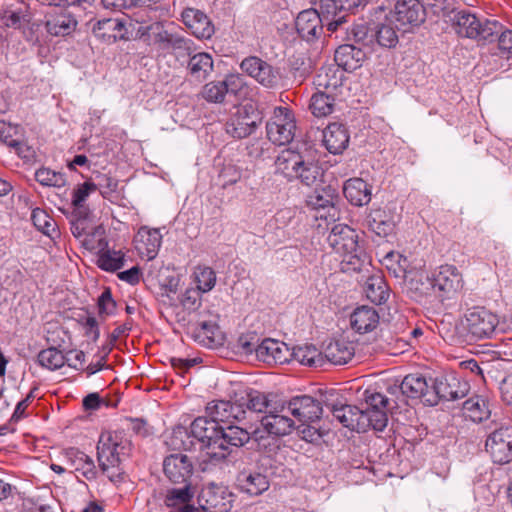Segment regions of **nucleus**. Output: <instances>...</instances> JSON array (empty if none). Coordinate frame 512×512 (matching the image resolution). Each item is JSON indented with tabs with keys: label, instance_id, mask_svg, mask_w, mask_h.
<instances>
[{
	"label": "nucleus",
	"instance_id": "nucleus-1",
	"mask_svg": "<svg viewBox=\"0 0 512 512\" xmlns=\"http://www.w3.org/2000/svg\"><path fill=\"white\" fill-rule=\"evenodd\" d=\"M191 434L206 449L207 459L201 464L203 471L208 470L209 465L223 463L230 455L231 447H241L250 440L247 430L233 425L223 427L208 417L196 418L191 424Z\"/></svg>",
	"mask_w": 512,
	"mask_h": 512
},
{
	"label": "nucleus",
	"instance_id": "nucleus-2",
	"mask_svg": "<svg viewBox=\"0 0 512 512\" xmlns=\"http://www.w3.org/2000/svg\"><path fill=\"white\" fill-rule=\"evenodd\" d=\"M363 0H319V10L310 8L301 11L295 21L298 34L306 41L318 38L323 27L337 32L347 22L346 12L362 4Z\"/></svg>",
	"mask_w": 512,
	"mask_h": 512
},
{
	"label": "nucleus",
	"instance_id": "nucleus-3",
	"mask_svg": "<svg viewBox=\"0 0 512 512\" xmlns=\"http://www.w3.org/2000/svg\"><path fill=\"white\" fill-rule=\"evenodd\" d=\"M327 243L342 257L343 272H359L370 263L366 252L358 244V234L348 225L335 224L327 237Z\"/></svg>",
	"mask_w": 512,
	"mask_h": 512
},
{
	"label": "nucleus",
	"instance_id": "nucleus-4",
	"mask_svg": "<svg viewBox=\"0 0 512 512\" xmlns=\"http://www.w3.org/2000/svg\"><path fill=\"white\" fill-rule=\"evenodd\" d=\"M96 190V185L91 181H86L83 184L77 186L73 191L72 205V221L71 231L72 234L77 237H83L82 244L88 250L95 248L93 236L96 231L94 226L93 214L84 205L89 195Z\"/></svg>",
	"mask_w": 512,
	"mask_h": 512
},
{
	"label": "nucleus",
	"instance_id": "nucleus-5",
	"mask_svg": "<svg viewBox=\"0 0 512 512\" xmlns=\"http://www.w3.org/2000/svg\"><path fill=\"white\" fill-rule=\"evenodd\" d=\"M141 31L142 35H147L145 42L161 54L172 53L176 57H184L194 51L193 41L179 32L166 29L164 21L153 22Z\"/></svg>",
	"mask_w": 512,
	"mask_h": 512
},
{
	"label": "nucleus",
	"instance_id": "nucleus-6",
	"mask_svg": "<svg viewBox=\"0 0 512 512\" xmlns=\"http://www.w3.org/2000/svg\"><path fill=\"white\" fill-rule=\"evenodd\" d=\"M499 324L496 314L485 307H472L466 310L459 323V333L468 342L490 338Z\"/></svg>",
	"mask_w": 512,
	"mask_h": 512
},
{
	"label": "nucleus",
	"instance_id": "nucleus-7",
	"mask_svg": "<svg viewBox=\"0 0 512 512\" xmlns=\"http://www.w3.org/2000/svg\"><path fill=\"white\" fill-rule=\"evenodd\" d=\"M450 20L459 36L479 41L492 40L493 36L497 35L502 28L499 22L495 20L481 21L468 10L452 11Z\"/></svg>",
	"mask_w": 512,
	"mask_h": 512
},
{
	"label": "nucleus",
	"instance_id": "nucleus-8",
	"mask_svg": "<svg viewBox=\"0 0 512 512\" xmlns=\"http://www.w3.org/2000/svg\"><path fill=\"white\" fill-rule=\"evenodd\" d=\"M121 441V434L111 431L102 432L98 439V464L102 475L114 484L121 481L123 474L118 452Z\"/></svg>",
	"mask_w": 512,
	"mask_h": 512
},
{
	"label": "nucleus",
	"instance_id": "nucleus-9",
	"mask_svg": "<svg viewBox=\"0 0 512 512\" xmlns=\"http://www.w3.org/2000/svg\"><path fill=\"white\" fill-rule=\"evenodd\" d=\"M260 122V114L252 104L240 105L230 113L225 130L231 137L243 139L251 135Z\"/></svg>",
	"mask_w": 512,
	"mask_h": 512
},
{
	"label": "nucleus",
	"instance_id": "nucleus-10",
	"mask_svg": "<svg viewBox=\"0 0 512 512\" xmlns=\"http://www.w3.org/2000/svg\"><path fill=\"white\" fill-rule=\"evenodd\" d=\"M295 129L292 112L286 107L274 108L273 115L266 124L268 139L276 145L288 144L294 138Z\"/></svg>",
	"mask_w": 512,
	"mask_h": 512
},
{
	"label": "nucleus",
	"instance_id": "nucleus-11",
	"mask_svg": "<svg viewBox=\"0 0 512 512\" xmlns=\"http://www.w3.org/2000/svg\"><path fill=\"white\" fill-rule=\"evenodd\" d=\"M391 18L397 23V29L402 33L419 27L426 17V12L419 0H397Z\"/></svg>",
	"mask_w": 512,
	"mask_h": 512
},
{
	"label": "nucleus",
	"instance_id": "nucleus-12",
	"mask_svg": "<svg viewBox=\"0 0 512 512\" xmlns=\"http://www.w3.org/2000/svg\"><path fill=\"white\" fill-rule=\"evenodd\" d=\"M468 392L466 382L461 383L456 377H437L432 380L430 397L426 398V403L434 406L440 399L445 401H454L465 397Z\"/></svg>",
	"mask_w": 512,
	"mask_h": 512
},
{
	"label": "nucleus",
	"instance_id": "nucleus-13",
	"mask_svg": "<svg viewBox=\"0 0 512 512\" xmlns=\"http://www.w3.org/2000/svg\"><path fill=\"white\" fill-rule=\"evenodd\" d=\"M487 453L496 464L512 461V427L501 426L491 432L485 443Z\"/></svg>",
	"mask_w": 512,
	"mask_h": 512
},
{
	"label": "nucleus",
	"instance_id": "nucleus-14",
	"mask_svg": "<svg viewBox=\"0 0 512 512\" xmlns=\"http://www.w3.org/2000/svg\"><path fill=\"white\" fill-rule=\"evenodd\" d=\"M432 277L435 292L439 298H451L463 287L462 275L453 265H441Z\"/></svg>",
	"mask_w": 512,
	"mask_h": 512
},
{
	"label": "nucleus",
	"instance_id": "nucleus-15",
	"mask_svg": "<svg viewBox=\"0 0 512 512\" xmlns=\"http://www.w3.org/2000/svg\"><path fill=\"white\" fill-rule=\"evenodd\" d=\"M163 472L166 478L173 484L191 483L194 465L192 459L186 454H170L163 460Z\"/></svg>",
	"mask_w": 512,
	"mask_h": 512
},
{
	"label": "nucleus",
	"instance_id": "nucleus-16",
	"mask_svg": "<svg viewBox=\"0 0 512 512\" xmlns=\"http://www.w3.org/2000/svg\"><path fill=\"white\" fill-rule=\"evenodd\" d=\"M288 412L302 423L314 422L321 418V403L309 395L292 397L284 403Z\"/></svg>",
	"mask_w": 512,
	"mask_h": 512
},
{
	"label": "nucleus",
	"instance_id": "nucleus-17",
	"mask_svg": "<svg viewBox=\"0 0 512 512\" xmlns=\"http://www.w3.org/2000/svg\"><path fill=\"white\" fill-rule=\"evenodd\" d=\"M326 406L344 427L352 431L365 432V426L368 422H365L366 419L363 416L362 409L341 402L326 403Z\"/></svg>",
	"mask_w": 512,
	"mask_h": 512
},
{
	"label": "nucleus",
	"instance_id": "nucleus-18",
	"mask_svg": "<svg viewBox=\"0 0 512 512\" xmlns=\"http://www.w3.org/2000/svg\"><path fill=\"white\" fill-rule=\"evenodd\" d=\"M243 72L253 77L265 87H274L278 81V73L262 59L251 56L245 58L240 65Z\"/></svg>",
	"mask_w": 512,
	"mask_h": 512
},
{
	"label": "nucleus",
	"instance_id": "nucleus-19",
	"mask_svg": "<svg viewBox=\"0 0 512 512\" xmlns=\"http://www.w3.org/2000/svg\"><path fill=\"white\" fill-rule=\"evenodd\" d=\"M242 79L237 75L227 76L223 81L207 83L202 90L205 100L212 103L223 102L226 94H236L242 87Z\"/></svg>",
	"mask_w": 512,
	"mask_h": 512
},
{
	"label": "nucleus",
	"instance_id": "nucleus-20",
	"mask_svg": "<svg viewBox=\"0 0 512 512\" xmlns=\"http://www.w3.org/2000/svg\"><path fill=\"white\" fill-rule=\"evenodd\" d=\"M257 360L267 364H285L291 361L290 348L284 342L271 338L261 340Z\"/></svg>",
	"mask_w": 512,
	"mask_h": 512
},
{
	"label": "nucleus",
	"instance_id": "nucleus-21",
	"mask_svg": "<svg viewBox=\"0 0 512 512\" xmlns=\"http://www.w3.org/2000/svg\"><path fill=\"white\" fill-rule=\"evenodd\" d=\"M240 393L247 413L267 414L269 411H278L279 403L274 401L275 395L272 393H264L255 389H246Z\"/></svg>",
	"mask_w": 512,
	"mask_h": 512
},
{
	"label": "nucleus",
	"instance_id": "nucleus-22",
	"mask_svg": "<svg viewBox=\"0 0 512 512\" xmlns=\"http://www.w3.org/2000/svg\"><path fill=\"white\" fill-rule=\"evenodd\" d=\"M285 409V404L279 403L277 412L269 411L262 417L261 426L265 429L267 434L280 437L288 435L293 431L295 422L287 415L282 414Z\"/></svg>",
	"mask_w": 512,
	"mask_h": 512
},
{
	"label": "nucleus",
	"instance_id": "nucleus-23",
	"mask_svg": "<svg viewBox=\"0 0 512 512\" xmlns=\"http://www.w3.org/2000/svg\"><path fill=\"white\" fill-rule=\"evenodd\" d=\"M182 21L192 34L199 39H209L214 34V26L202 11L187 8L182 12Z\"/></svg>",
	"mask_w": 512,
	"mask_h": 512
},
{
	"label": "nucleus",
	"instance_id": "nucleus-24",
	"mask_svg": "<svg viewBox=\"0 0 512 512\" xmlns=\"http://www.w3.org/2000/svg\"><path fill=\"white\" fill-rule=\"evenodd\" d=\"M162 236L158 229L141 227L134 237L135 248L142 257L152 260L161 246Z\"/></svg>",
	"mask_w": 512,
	"mask_h": 512
},
{
	"label": "nucleus",
	"instance_id": "nucleus-25",
	"mask_svg": "<svg viewBox=\"0 0 512 512\" xmlns=\"http://www.w3.org/2000/svg\"><path fill=\"white\" fill-rule=\"evenodd\" d=\"M367 54V51L355 44H344L336 49L334 59L342 71H353L361 66Z\"/></svg>",
	"mask_w": 512,
	"mask_h": 512
},
{
	"label": "nucleus",
	"instance_id": "nucleus-26",
	"mask_svg": "<svg viewBox=\"0 0 512 512\" xmlns=\"http://www.w3.org/2000/svg\"><path fill=\"white\" fill-rule=\"evenodd\" d=\"M125 261V252L110 248L102 239L98 240V268L114 273L124 267Z\"/></svg>",
	"mask_w": 512,
	"mask_h": 512
},
{
	"label": "nucleus",
	"instance_id": "nucleus-27",
	"mask_svg": "<svg viewBox=\"0 0 512 512\" xmlns=\"http://www.w3.org/2000/svg\"><path fill=\"white\" fill-rule=\"evenodd\" d=\"M323 143L332 154L342 153L348 146L349 134L341 123H331L323 130Z\"/></svg>",
	"mask_w": 512,
	"mask_h": 512
},
{
	"label": "nucleus",
	"instance_id": "nucleus-28",
	"mask_svg": "<svg viewBox=\"0 0 512 512\" xmlns=\"http://www.w3.org/2000/svg\"><path fill=\"white\" fill-rule=\"evenodd\" d=\"M236 481L240 490L251 496H258L269 488L267 477L256 471L243 470L237 475Z\"/></svg>",
	"mask_w": 512,
	"mask_h": 512
},
{
	"label": "nucleus",
	"instance_id": "nucleus-29",
	"mask_svg": "<svg viewBox=\"0 0 512 512\" xmlns=\"http://www.w3.org/2000/svg\"><path fill=\"white\" fill-rule=\"evenodd\" d=\"M379 319L375 308L363 305L353 311L350 323L355 331L364 334L373 331L378 326Z\"/></svg>",
	"mask_w": 512,
	"mask_h": 512
},
{
	"label": "nucleus",
	"instance_id": "nucleus-30",
	"mask_svg": "<svg viewBox=\"0 0 512 512\" xmlns=\"http://www.w3.org/2000/svg\"><path fill=\"white\" fill-rule=\"evenodd\" d=\"M399 33L402 31L397 29V23L387 15L383 22L375 24L373 27L375 44L385 48H393L397 45Z\"/></svg>",
	"mask_w": 512,
	"mask_h": 512
},
{
	"label": "nucleus",
	"instance_id": "nucleus-31",
	"mask_svg": "<svg viewBox=\"0 0 512 512\" xmlns=\"http://www.w3.org/2000/svg\"><path fill=\"white\" fill-rule=\"evenodd\" d=\"M304 156L297 151L286 149L283 150L275 160L276 172L282 174L289 181L294 180L297 171L303 164Z\"/></svg>",
	"mask_w": 512,
	"mask_h": 512
},
{
	"label": "nucleus",
	"instance_id": "nucleus-32",
	"mask_svg": "<svg viewBox=\"0 0 512 512\" xmlns=\"http://www.w3.org/2000/svg\"><path fill=\"white\" fill-rule=\"evenodd\" d=\"M343 193L346 199L355 206H364L371 200V189L361 178H352L345 182Z\"/></svg>",
	"mask_w": 512,
	"mask_h": 512
},
{
	"label": "nucleus",
	"instance_id": "nucleus-33",
	"mask_svg": "<svg viewBox=\"0 0 512 512\" xmlns=\"http://www.w3.org/2000/svg\"><path fill=\"white\" fill-rule=\"evenodd\" d=\"M355 354V345L345 340H337L329 343L323 355L325 361L334 365L347 364Z\"/></svg>",
	"mask_w": 512,
	"mask_h": 512
},
{
	"label": "nucleus",
	"instance_id": "nucleus-34",
	"mask_svg": "<svg viewBox=\"0 0 512 512\" xmlns=\"http://www.w3.org/2000/svg\"><path fill=\"white\" fill-rule=\"evenodd\" d=\"M142 8L134 13L133 19L136 23L139 24L138 28L136 29L137 36L146 41L147 35H142V31L145 27L150 26L153 24V22H163L161 18L169 16V8L167 7H145L141 6Z\"/></svg>",
	"mask_w": 512,
	"mask_h": 512
},
{
	"label": "nucleus",
	"instance_id": "nucleus-35",
	"mask_svg": "<svg viewBox=\"0 0 512 512\" xmlns=\"http://www.w3.org/2000/svg\"><path fill=\"white\" fill-rule=\"evenodd\" d=\"M401 392L410 398L430 397L429 384L426 378L419 374H409L404 377L400 385Z\"/></svg>",
	"mask_w": 512,
	"mask_h": 512
},
{
	"label": "nucleus",
	"instance_id": "nucleus-36",
	"mask_svg": "<svg viewBox=\"0 0 512 512\" xmlns=\"http://www.w3.org/2000/svg\"><path fill=\"white\" fill-rule=\"evenodd\" d=\"M187 70L190 76L196 80H205L213 71V59L209 53L199 52L189 55Z\"/></svg>",
	"mask_w": 512,
	"mask_h": 512
},
{
	"label": "nucleus",
	"instance_id": "nucleus-37",
	"mask_svg": "<svg viewBox=\"0 0 512 512\" xmlns=\"http://www.w3.org/2000/svg\"><path fill=\"white\" fill-rule=\"evenodd\" d=\"M367 225L376 235L386 237L394 231L395 222L385 210L376 209L367 216Z\"/></svg>",
	"mask_w": 512,
	"mask_h": 512
},
{
	"label": "nucleus",
	"instance_id": "nucleus-38",
	"mask_svg": "<svg viewBox=\"0 0 512 512\" xmlns=\"http://www.w3.org/2000/svg\"><path fill=\"white\" fill-rule=\"evenodd\" d=\"M338 199V195L335 189L330 186L321 190L316 189L313 193L308 196L307 204L314 210H328L330 216H334L330 211H335V202Z\"/></svg>",
	"mask_w": 512,
	"mask_h": 512
},
{
	"label": "nucleus",
	"instance_id": "nucleus-39",
	"mask_svg": "<svg viewBox=\"0 0 512 512\" xmlns=\"http://www.w3.org/2000/svg\"><path fill=\"white\" fill-rule=\"evenodd\" d=\"M291 360L310 367H321L325 359L321 352L313 345H301L290 349Z\"/></svg>",
	"mask_w": 512,
	"mask_h": 512
},
{
	"label": "nucleus",
	"instance_id": "nucleus-40",
	"mask_svg": "<svg viewBox=\"0 0 512 512\" xmlns=\"http://www.w3.org/2000/svg\"><path fill=\"white\" fill-rule=\"evenodd\" d=\"M343 30H345L344 25L342 26ZM348 40L357 44V47H361L363 50L367 51V53H371L374 50V36H373V27L369 28L365 24H357L354 25L351 29H346Z\"/></svg>",
	"mask_w": 512,
	"mask_h": 512
},
{
	"label": "nucleus",
	"instance_id": "nucleus-41",
	"mask_svg": "<svg viewBox=\"0 0 512 512\" xmlns=\"http://www.w3.org/2000/svg\"><path fill=\"white\" fill-rule=\"evenodd\" d=\"M77 26V21L70 14L61 13L46 21V29L53 36L71 34Z\"/></svg>",
	"mask_w": 512,
	"mask_h": 512
},
{
	"label": "nucleus",
	"instance_id": "nucleus-42",
	"mask_svg": "<svg viewBox=\"0 0 512 512\" xmlns=\"http://www.w3.org/2000/svg\"><path fill=\"white\" fill-rule=\"evenodd\" d=\"M366 297L375 304H382L388 298L387 285L380 274L368 277L364 285Z\"/></svg>",
	"mask_w": 512,
	"mask_h": 512
},
{
	"label": "nucleus",
	"instance_id": "nucleus-43",
	"mask_svg": "<svg viewBox=\"0 0 512 512\" xmlns=\"http://www.w3.org/2000/svg\"><path fill=\"white\" fill-rule=\"evenodd\" d=\"M343 76V71L339 67H328L319 71L314 83L319 89L335 90L342 85Z\"/></svg>",
	"mask_w": 512,
	"mask_h": 512
},
{
	"label": "nucleus",
	"instance_id": "nucleus-44",
	"mask_svg": "<svg viewBox=\"0 0 512 512\" xmlns=\"http://www.w3.org/2000/svg\"><path fill=\"white\" fill-rule=\"evenodd\" d=\"M463 409L467 416L474 422H481L490 416L488 403L480 396H475L466 400L464 402Z\"/></svg>",
	"mask_w": 512,
	"mask_h": 512
},
{
	"label": "nucleus",
	"instance_id": "nucleus-45",
	"mask_svg": "<svg viewBox=\"0 0 512 512\" xmlns=\"http://www.w3.org/2000/svg\"><path fill=\"white\" fill-rule=\"evenodd\" d=\"M334 98L325 92H316L310 99L309 108L316 117H325L332 113Z\"/></svg>",
	"mask_w": 512,
	"mask_h": 512
},
{
	"label": "nucleus",
	"instance_id": "nucleus-46",
	"mask_svg": "<svg viewBox=\"0 0 512 512\" xmlns=\"http://www.w3.org/2000/svg\"><path fill=\"white\" fill-rule=\"evenodd\" d=\"M408 289L415 293L416 297L429 296L435 292V286L433 284V277L424 273H417L409 279Z\"/></svg>",
	"mask_w": 512,
	"mask_h": 512
},
{
	"label": "nucleus",
	"instance_id": "nucleus-47",
	"mask_svg": "<svg viewBox=\"0 0 512 512\" xmlns=\"http://www.w3.org/2000/svg\"><path fill=\"white\" fill-rule=\"evenodd\" d=\"M66 359L65 355L54 347L40 351L37 356L39 365L51 371L61 368L66 363Z\"/></svg>",
	"mask_w": 512,
	"mask_h": 512
},
{
	"label": "nucleus",
	"instance_id": "nucleus-48",
	"mask_svg": "<svg viewBox=\"0 0 512 512\" xmlns=\"http://www.w3.org/2000/svg\"><path fill=\"white\" fill-rule=\"evenodd\" d=\"M183 486L180 488H173L168 491L165 504L168 507H176L178 505H189L188 502L194 496V490L191 483H181Z\"/></svg>",
	"mask_w": 512,
	"mask_h": 512
},
{
	"label": "nucleus",
	"instance_id": "nucleus-49",
	"mask_svg": "<svg viewBox=\"0 0 512 512\" xmlns=\"http://www.w3.org/2000/svg\"><path fill=\"white\" fill-rule=\"evenodd\" d=\"M193 275L197 283L196 289L205 293L211 291L214 288L217 278L215 271L211 267L198 265L195 267Z\"/></svg>",
	"mask_w": 512,
	"mask_h": 512
},
{
	"label": "nucleus",
	"instance_id": "nucleus-50",
	"mask_svg": "<svg viewBox=\"0 0 512 512\" xmlns=\"http://www.w3.org/2000/svg\"><path fill=\"white\" fill-rule=\"evenodd\" d=\"M260 343V337L256 333L251 332L239 336L234 344V348L241 355H255L257 358V349H259Z\"/></svg>",
	"mask_w": 512,
	"mask_h": 512
},
{
	"label": "nucleus",
	"instance_id": "nucleus-51",
	"mask_svg": "<svg viewBox=\"0 0 512 512\" xmlns=\"http://www.w3.org/2000/svg\"><path fill=\"white\" fill-rule=\"evenodd\" d=\"M31 219L34 226L43 234L51 238L54 237V235H58L56 222L44 210L39 208L34 209L32 211Z\"/></svg>",
	"mask_w": 512,
	"mask_h": 512
},
{
	"label": "nucleus",
	"instance_id": "nucleus-52",
	"mask_svg": "<svg viewBox=\"0 0 512 512\" xmlns=\"http://www.w3.org/2000/svg\"><path fill=\"white\" fill-rule=\"evenodd\" d=\"M108 30L112 33H102L101 38L110 42H115L117 39L123 38V31L125 30L123 23L119 19L113 18H104L102 20H98V30ZM100 35H98V38Z\"/></svg>",
	"mask_w": 512,
	"mask_h": 512
},
{
	"label": "nucleus",
	"instance_id": "nucleus-53",
	"mask_svg": "<svg viewBox=\"0 0 512 512\" xmlns=\"http://www.w3.org/2000/svg\"><path fill=\"white\" fill-rule=\"evenodd\" d=\"M321 176L320 167L315 164L313 161L308 159H303V164L301 168L297 171V176L295 179H298L304 185L311 186L315 184Z\"/></svg>",
	"mask_w": 512,
	"mask_h": 512
},
{
	"label": "nucleus",
	"instance_id": "nucleus-54",
	"mask_svg": "<svg viewBox=\"0 0 512 512\" xmlns=\"http://www.w3.org/2000/svg\"><path fill=\"white\" fill-rule=\"evenodd\" d=\"M16 133L17 128L15 126H12L11 124L5 122H0L1 142L9 147L14 148L20 156L27 158L29 155L24 154L23 152L24 144L14 137Z\"/></svg>",
	"mask_w": 512,
	"mask_h": 512
},
{
	"label": "nucleus",
	"instance_id": "nucleus-55",
	"mask_svg": "<svg viewBox=\"0 0 512 512\" xmlns=\"http://www.w3.org/2000/svg\"><path fill=\"white\" fill-rule=\"evenodd\" d=\"M363 416L368 422L365 431L372 428L377 431H383L388 423L386 409H362Z\"/></svg>",
	"mask_w": 512,
	"mask_h": 512
},
{
	"label": "nucleus",
	"instance_id": "nucleus-56",
	"mask_svg": "<svg viewBox=\"0 0 512 512\" xmlns=\"http://www.w3.org/2000/svg\"><path fill=\"white\" fill-rule=\"evenodd\" d=\"M226 494V487L215 483H208L201 491V497L210 507H218Z\"/></svg>",
	"mask_w": 512,
	"mask_h": 512
},
{
	"label": "nucleus",
	"instance_id": "nucleus-57",
	"mask_svg": "<svg viewBox=\"0 0 512 512\" xmlns=\"http://www.w3.org/2000/svg\"><path fill=\"white\" fill-rule=\"evenodd\" d=\"M36 181L44 186L62 187L66 179L62 173L55 172L48 168H40L35 173Z\"/></svg>",
	"mask_w": 512,
	"mask_h": 512
},
{
	"label": "nucleus",
	"instance_id": "nucleus-58",
	"mask_svg": "<svg viewBox=\"0 0 512 512\" xmlns=\"http://www.w3.org/2000/svg\"><path fill=\"white\" fill-rule=\"evenodd\" d=\"M229 401L218 400L208 403L206 407L207 417L220 423L229 422Z\"/></svg>",
	"mask_w": 512,
	"mask_h": 512
},
{
	"label": "nucleus",
	"instance_id": "nucleus-59",
	"mask_svg": "<svg viewBox=\"0 0 512 512\" xmlns=\"http://www.w3.org/2000/svg\"><path fill=\"white\" fill-rule=\"evenodd\" d=\"M77 467L76 470L81 472L88 480L96 479V469L93 459L83 452H78L76 455Z\"/></svg>",
	"mask_w": 512,
	"mask_h": 512
},
{
	"label": "nucleus",
	"instance_id": "nucleus-60",
	"mask_svg": "<svg viewBox=\"0 0 512 512\" xmlns=\"http://www.w3.org/2000/svg\"><path fill=\"white\" fill-rule=\"evenodd\" d=\"M116 311V302L112 298L110 288L106 287L98 297V316H110Z\"/></svg>",
	"mask_w": 512,
	"mask_h": 512
},
{
	"label": "nucleus",
	"instance_id": "nucleus-61",
	"mask_svg": "<svg viewBox=\"0 0 512 512\" xmlns=\"http://www.w3.org/2000/svg\"><path fill=\"white\" fill-rule=\"evenodd\" d=\"M242 401L240 392L235 393L233 400L229 401V422L231 420L241 421L248 417L245 403H242Z\"/></svg>",
	"mask_w": 512,
	"mask_h": 512
},
{
	"label": "nucleus",
	"instance_id": "nucleus-62",
	"mask_svg": "<svg viewBox=\"0 0 512 512\" xmlns=\"http://www.w3.org/2000/svg\"><path fill=\"white\" fill-rule=\"evenodd\" d=\"M182 306L188 311H196L201 306V291L188 288L180 297Z\"/></svg>",
	"mask_w": 512,
	"mask_h": 512
},
{
	"label": "nucleus",
	"instance_id": "nucleus-63",
	"mask_svg": "<svg viewBox=\"0 0 512 512\" xmlns=\"http://www.w3.org/2000/svg\"><path fill=\"white\" fill-rule=\"evenodd\" d=\"M498 39L499 50L502 55H505L507 58L512 56V31L508 29L501 28L500 32L497 35H494L492 40Z\"/></svg>",
	"mask_w": 512,
	"mask_h": 512
},
{
	"label": "nucleus",
	"instance_id": "nucleus-64",
	"mask_svg": "<svg viewBox=\"0 0 512 512\" xmlns=\"http://www.w3.org/2000/svg\"><path fill=\"white\" fill-rule=\"evenodd\" d=\"M387 402L388 400L383 394L365 391V403L367 405L365 409H386Z\"/></svg>",
	"mask_w": 512,
	"mask_h": 512
}]
</instances>
